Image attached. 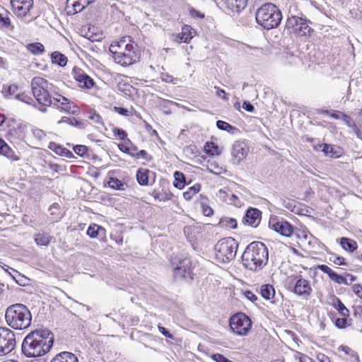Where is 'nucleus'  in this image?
<instances>
[{
	"label": "nucleus",
	"instance_id": "cd10ccee",
	"mask_svg": "<svg viewBox=\"0 0 362 362\" xmlns=\"http://www.w3.org/2000/svg\"><path fill=\"white\" fill-rule=\"evenodd\" d=\"M52 62L60 66H65L67 64V57L59 52L55 51L51 54Z\"/></svg>",
	"mask_w": 362,
	"mask_h": 362
},
{
	"label": "nucleus",
	"instance_id": "bb28decb",
	"mask_svg": "<svg viewBox=\"0 0 362 362\" xmlns=\"http://www.w3.org/2000/svg\"><path fill=\"white\" fill-rule=\"evenodd\" d=\"M340 245L344 250L349 252H354L358 247V244L354 240L345 237L340 239Z\"/></svg>",
	"mask_w": 362,
	"mask_h": 362
},
{
	"label": "nucleus",
	"instance_id": "f8f14e48",
	"mask_svg": "<svg viewBox=\"0 0 362 362\" xmlns=\"http://www.w3.org/2000/svg\"><path fill=\"white\" fill-rule=\"evenodd\" d=\"M109 49L110 52L117 50L125 54H138L136 45L132 42L130 36L123 37L119 41L111 44Z\"/></svg>",
	"mask_w": 362,
	"mask_h": 362
},
{
	"label": "nucleus",
	"instance_id": "a211bd4d",
	"mask_svg": "<svg viewBox=\"0 0 362 362\" xmlns=\"http://www.w3.org/2000/svg\"><path fill=\"white\" fill-rule=\"evenodd\" d=\"M247 0H221V7L228 12L239 13L247 6Z\"/></svg>",
	"mask_w": 362,
	"mask_h": 362
},
{
	"label": "nucleus",
	"instance_id": "a878e982",
	"mask_svg": "<svg viewBox=\"0 0 362 362\" xmlns=\"http://www.w3.org/2000/svg\"><path fill=\"white\" fill-rule=\"evenodd\" d=\"M86 233L91 238H103L105 236V229L97 224H92L88 227Z\"/></svg>",
	"mask_w": 362,
	"mask_h": 362
},
{
	"label": "nucleus",
	"instance_id": "603ef678",
	"mask_svg": "<svg viewBox=\"0 0 362 362\" xmlns=\"http://www.w3.org/2000/svg\"><path fill=\"white\" fill-rule=\"evenodd\" d=\"M112 132L114 136H119L121 140H124L127 136V132L122 129L115 127L113 129Z\"/></svg>",
	"mask_w": 362,
	"mask_h": 362
},
{
	"label": "nucleus",
	"instance_id": "5fc2aeb1",
	"mask_svg": "<svg viewBox=\"0 0 362 362\" xmlns=\"http://www.w3.org/2000/svg\"><path fill=\"white\" fill-rule=\"evenodd\" d=\"M317 268L322 271V272L327 274L329 276V277H330V276L334 272L331 268H329L327 265L325 264H319L317 265Z\"/></svg>",
	"mask_w": 362,
	"mask_h": 362
},
{
	"label": "nucleus",
	"instance_id": "052dcab7",
	"mask_svg": "<svg viewBox=\"0 0 362 362\" xmlns=\"http://www.w3.org/2000/svg\"><path fill=\"white\" fill-rule=\"evenodd\" d=\"M214 88L216 90V95L218 97H221L224 100L228 101V98L227 96V93L226 91L223 89H221L220 88L215 86Z\"/></svg>",
	"mask_w": 362,
	"mask_h": 362
},
{
	"label": "nucleus",
	"instance_id": "a18cd8bd",
	"mask_svg": "<svg viewBox=\"0 0 362 362\" xmlns=\"http://www.w3.org/2000/svg\"><path fill=\"white\" fill-rule=\"evenodd\" d=\"M329 279L332 281H334L337 284H349L346 277H344L340 274H338L335 272H333V273L330 276Z\"/></svg>",
	"mask_w": 362,
	"mask_h": 362
},
{
	"label": "nucleus",
	"instance_id": "ddd939ff",
	"mask_svg": "<svg viewBox=\"0 0 362 362\" xmlns=\"http://www.w3.org/2000/svg\"><path fill=\"white\" fill-rule=\"evenodd\" d=\"M192 262L189 257L180 259L173 271L174 277L176 279H182L192 273Z\"/></svg>",
	"mask_w": 362,
	"mask_h": 362
},
{
	"label": "nucleus",
	"instance_id": "c756f323",
	"mask_svg": "<svg viewBox=\"0 0 362 362\" xmlns=\"http://www.w3.org/2000/svg\"><path fill=\"white\" fill-rule=\"evenodd\" d=\"M27 49L34 55H40L45 52V47L40 42H32L26 45Z\"/></svg>",
	"mask_w": 362,
	"mask_h": 362
},
{
	"label": "nucleus",
	"instance_id": "0e129e2a",
	"mask_svg": "<svg viewBox=\"0 0 362 362\" xmlns=\"http://www.w3.org/2000/svg\"><path fill=\"white\" fill-rule=\"evenodd\" d=\"M243 107L246 111L250 112H252L255 111L254 106L250 102H248V101H244L243 102Z\"/></svg>",
	"mask_w": 362,
	"mask_h": 362
},
{
	"label": "nucleus",
	"instance_id": "39448f33",
	"mask_svg": "<svg viewBox=\"0 0 362 362\" xmlns=\"http://www.w3.org/2000/svg\"><path fill=\"white\" fill-rule=\"evenodd\" d=\"M52 84L40 76L34 77L31 81L32 93L39 104L49 106L52 103L49 93L52 91Z\"/></svg>",
	"mask_w": 362,
	"mask_h": 362
},
{
	"label": "nucleus",
	"instance_id": "e2e57ef3",
	"mask_svg": "<svg viewBox=\"0 0 362 362\" xmlns=\"http://www.w3.org/2000/svg\"><path fill=\"white\" fill-rule=\"evenodd\" d=\"M244 295L248 300H250L252 303H255L257 300V296L250 291H246L244 293Z\"/></svg>",
	"mask_w": 362,
	"mask_h": 362
},
{
	"label": "nucleus",
	"instance_id": "3c124183",
	"mask_svg": "<svg viewBox=\"0 0 362 362\" xmlns=\"http://www.w3.org/2000/svg\"><path fill=\"white\" fill-rule=\"evenodd\" d=\"M343 121L349 127L353 128L354 130L358 131V128L355 122L351 119L349 116L346 114L342 115Z\"/></svg>",
	"mask_w": 362,
	"mask_h": 362
},
{
	"label": "nucleus",
	"instance_id": "1a4fd4ad",
	"mask_svg": "<svg viewBox=\"0 0 362 362\" xmlns=\"http://www.w3.org/2000/svg\"><path fill=\"white\" fill-rule=\"evenodd\" d=\"M293 280L295 282L288 283V288L296 295L308 299L313 291L310 281L303 279L301 275L296 276Z\"/></svg>",
	"mask_w": 362,
	"mask_h": 362
},
{
	"label": "nucleus",
	"instance_id": "6e6d98bb",
	"mask_svg": "<svg viewBox=\"0 0 362 362\" xmlns=\"http://www.w3.org/2000/svg\"><path fill=\"white\" fill-rule=\"evenodd\" d=\"M136 158L141 157L146 160H151L152 157L148 154V153L145 150H141L138 153H134V156Z\"/></svg>",
	"mask_w": 362,
	"mask_h": 362
},
{
	"label": "nucleus",
	"instance_id": "c9c22d12",
	"mask_svg": "<svg viewBox=\"0 0 362 362\" xmlns=\"http://www.w3.org/2000/svg\"><path fill=\"white\" fill-rule=\"evenodd\" d=\"M51 241V237L45 233H37L35 237V242L37 245L47 246Z\"/></svg>",
	"mask_w": 362,
	"mask_h": 362
},
{
	"label": "nucleus",
	"instance_id": "7ed1b4c3",
	"mask_svg": "<svg viewBox=\"0 0 362 362\" xmlns=\"http://www.w3.org/2000/svg\"><path fill=\"white\" fill-rule=\"evenodd\" d=\"M5 319L8 325L13 329H24L30 327L32 315L26 305L16 303L6 309Z\"/></svg>",
	"mask_w": 362,
	"mask_h": 362
},
{
	"label": "nucleus",
	"instance_id": "4be33fe9",
	"mask_svg": "<svg viewBox=\"0 0 362 362\" xmlns=\"http://www.w3.org/2000/svg\"><path fill=\"white\" fill-rule=\"evenodd\" d=\"M192 28L190 25H185L182 28V32L175 35L174 40L178 43H188L193 37Z\"/></svg>",
	"mask_w": 362,
	"mask_h": 362
},
{
	"label": "nucleus",
	"instance_id": "f03ea898",
	"mask_svg": "<svg viewBox=\"0 0 362 362\" xmlns=\"http://www.w3.org/2000/svg\"><path fill=\"white\" fill-rule=\"evenodd\" d=\"M269 252L262 242H252L245 248L242 255L243 266L251 271H260L268 262Z\"/></svg>",
	"mask_w": 362,
	"mask_h": 362
},
{
	"label": "nucleus",
	"instance_id": "a19ab883",
	"mask_svg": "<svg viewBox=\"0 0 362 362\" xmlns=\"http://www.w3.org/2000/svg\"><path fill=\"white\" fill-rule=\"evenodd\" d=\"M216 127L221 130H225L233 134L238 130L236 127L222 120H218L216 122Z\"/></svg>",
	"mask_w": 362,
	"mask_h": 362
},
{
	"label": "nucleus",
	"instance_id": "de8ad7c7",
	"mask_svg": "<svg viewBox=\"0 0 362 362\" xmlns=\"http://www.w3.org/2000/svg\"><path fill=\"white\" fill-rule=\"evenodd\" d=\"M74 151L77 155L83 157L88 152V148L83 145H76L74 147Z\"/></svg>",
	"mask_w": 362,
	"mask_h": 362
},
{
	"label": "nucleus",
	"instance_id": "864d4df0",
	"mask_svg": "<svg viewBox=\"0 0 362 362\" xmlns=\"http://www.w3.org/2000/svg\"><path fill=\"white\" fill-rule=\"evenodd\" d=\"M211 358L216 362H233L220 354H213Z\"/></svg>",
	"mask_w": 362,
	"mask_h": 362
},
{
	"label": "nucleus",
	"instance_id": "58836bf2",
	"mask_svg": "<svg viewBox=\"0 0 362 362\" xmlns=\"http://www.w3.org/2000/svg\"><path fill=\"white\" fill-rule=\"evenodd\" d=\"M204 149L206 153L212 156H218L221 153V150L214 142H207L204 146Z\"/></svg>",
	"mask_w": 362,
	"mask_h": 362
},
{
	"label": "nucleus",
	"instance_id": "b1692460",
	"mask_svg": "<svg viewBox=\"0 0 362 362\" xmlns=\"http://www.w3.org/2000/svg\"><path fill=\"white\" fill-rule=\"evenodd\" d=\"M323 146L322 152L327 156H329L331 158H338L341 155V151L339 148H336L332 145L324 144H319L317 146H314L315 150H318L319 148Z\"/></svg>",
	"mask_w": 362,
	"mask_h": 362
},
{
	"label": "nucleus",
	"instance_id": "13d9d810",
	"mask_svg": "<svg viewBox=\"0 0 362 362\" xmlns=\"http://www.w3.org/2000/svg\"><path fill=\"white\" fill-rule=\"evenodd\" d=\"M335 325L338 328L342 329L346 327L347 320L345 317L337 318L335 321Z\"/></svg>",
	"mask_w": 362,
	"mask_h": 362
},
{
	"label": "nucleus",
	"instance_id": "473e14b6",
	"mask_svg": "<svg viewBox=\"0 0 362 362\" xmlns=\"http://www.w3.org/2000/svg\"><path fill=\"white\" fill-rule=\"evenodd\" d=\"M58 123H66L71 126H74L79 129H84L86 127V125L83 122L77 120L74 117H62Z\"/></svg>",
	"mask_w": 362,
	"mask_h": 362
},
{
	"label": "nucleus",
	"instance_id": "6ab92c4d",
	"mask_svg": "<svg viewBox=\"0 0 362 362\" xmlns=\"http://www.w3.org/2000/svg\"><path fill=\"white\" fill-rule=\"evenodd\" d=\"M262 211L255 208H250L247 210L243 218V222L247 225L256 228L260 223Z\"/></svg>",
	"mask_w": 362,
	"mask_h": 362
},
{
	"label": "nucleus",
	"instance_id": "4468645a",
	"mask_svg": "<svg viewBox=\"0 0 362 362\" xmlns=\"http://www.w3.org/2000/svg\"><path fill=\"white\" fill-rule=\"evenodd\" d=\"M52 100V105L69 113L76 115L78 111L76 105H74L72 102L62 95L59 94L57 97L54 96Z\"/></svg>",
	"mask_w": 362,
	"mask_h": 362
},
{
	"label": "nucleus",
	"instance_id": "338daca9",
	"mask_svg": "<svg viewBox=\"0 0 362 362\" xmlns=\"http://www.w3.org/2000/svg\"><path fill=\"white\" fill-rule=\"evenodd\" d=\"M354 293L362 299V286L359 284H354L353 286Z\"/></svg>",
	"mask_w": 362,
	"mask_h": 362
},
{
	"label": "nucleus",
	"instance_id": "ea45409f",
	"mask_svg": "<svg viewBox=\"0 0 362 362\" xmlns=\"http://www.w3.org/2000/svg\"><path fill=\"white\" fill-rule=\"evenodd\" d=\"M303 16V14L298 10V6L296 4H292L288 8L287 20L289 21L291 18H297Z\"/></svg>",
	"mask_w": 362,
	"mask_h": 362
},
{
	"label": "nucleus",
	"instance_id": "09e8293b",
	"mask_svg": "<svg viewBox=\"0 0 362 362\" xmlns=\"http://www.w3.org/2000/svg\"><path fill=\"white\" fill-rule=\"evenodd\" d=\"M59 211V206L57 203L53 204L49 208V211L50 212V215L56 216L55 219H59L61 218L59 214L58 213Z\"/></svg>",
	"mask_w": 362,
	"mask_h": 362
},
{
	"label": "nucleus",
	"instance_id": "bf43d9fd",
	"mask_svg": "<svg viewBox=\"0 0 362 362\" xmlns=\"http://www.w3.org/2000/svg\"><path fill=\"white\" fill-rule=\"evenodd\" d=\"M189 14L193 18H198L202 19L204 18V14L193 8H189Z\"/></svg>",
	"mask_w": 362,
	"mask_h": 362
},
{
	"label": "nucleus",
	"instance_id": "49530a36",
	"mask_svg": "<svg viewBox=\"0 0 362 362\" xmlns=\"http://www.w3.org/2000/svg\"><path fill=\"white\" fill-rule=\"evenodd\" d=\"M88 118L97 124H103L102 117L95 110L89 112Z\"/></svg>",
	"mask_w": 362,
	"mask_h": 362
},
{
	"label": "nucleus",
	"instance_id": "2f4dec72",
	"mask_svg": "<svg viewBox=\"0 0 362 362\" xmlns=\"http://www.w3.org/2000/svg\"><path fill=\"white\" fill-rule=\"evenodd\" d=\"M260 293L264 298L270 300L274 298L275 295V290L273 286L270 284H264L261 286Z\"/></svg>",
	"mask_w": 362,
	"mask_h": 362
},
{
	"label": "nucleus",
	"instance_id": "393cba45",
	"mask_svg": "<svg viewBox=\"0 0 362 362\" xmlns=\"http://www.w3.org/2000/svg\"><path fill=\"white\" fill-rule=\"evenodd\" d=\"M50 362H78L77 356L69 351L57 354Z\"/></svg>",
	"mask_w": 362,
	"mask_h": 362
},
{
	"label": "nucleus",
	"instance_id": "7c9ffc66",
	"mask_svg": "<svg viewBox=\"0 0 362 362\" xmlns=\"http://www.w3.org/2000/svg\"><path fill=\"white\" fill-rule=\"evenodd\" d=\"M109 187L116 190H124L127 185L118 178L110 177L107 180Z\"/></svg>",
	"mask_w": 362,
	"mask_h": 362
},
{
	"label": "nucleus",
	"instance_id": "f257e3e1",
	"mask_svg": "<svg viewBox=\"0 0 362 362\" xmlns=\"http://www.w3.org/2000/svg\"><path fill=\"white\" fill-rule=\"evenodd\" d=\"M54 343V335L47 329L29 333L22 343V352L28 358L42 356L48 353Z\"/></svg>",
	"mask_w": 362,
	"mask_h": 362
},
{
	"label": "nucleus",
	"instance_id": "72a5a7b5",
	"mask_svg": "<svg viewBox=\"0 0 362 362\" xmlns=\"http://www.w3.org/2000/svg\"><path fill=\"white\" fill-rule=\"evenodd\" d=\"M150 170L148 169H139L136 173V179L141 185H147L148 183V174Z\"/></svg>",
	"mask_w": 362,
	"mask_h": 362
},
{
	"label": "nucleus",
	"instance_id": "f704fd0d",
	"mask_svg": "<svg viewBox=\"0 0 362 362\" xmlns=\"http://www.w3.org/2000/svg\"><path fill=\"white\" fill-rule=\"evenodd\" d=\"M174 186L179 189H183L185 185V175L180 171H175L174 173Z\"/></svg>",
	"mask_w": 362,
	"mask_h": 362
},
{
	"label": "nucleus",
	"instance_id": "2eb2a0df",
	"mask_svg": "<svg viewBox=\"0 0 362 362\" xmlns=\"http://www.w3.org/2000/svg\"><path fill=\"white\" fill-rule=\"evenodd\" d=\"M110 52L113 54L115 62L123 66L132 65L138 62L139 59V54H125L117 50Z\"/></svg>",
	"mask_w": 362,
	"mask_h": 362
},
{
	"label": "nucleus",
	"instance_id": "5701e85b",
	"mask_svg": "<svg viewBox=\"0 0 362 362\" xmlns=\"http://www.w3.org/2000/svg\"><path fill=\"white\" fill-rule=\"evenodd\" d=\"M0 155L4 156L6 158L17 161L20 157L16 155L14 151L6 143V141L0 138Z\"/></svg>",
	"mask_w": 362,
	"mask_h": 362
},
{
	"label": "nucleus",
	"instance_id": "69168bd1",
	"mask_svg": "<svg viewBox=\"0 0 362 362\" xmlns=\"http://www.w3.org/2000/svg\"><path fill=\"white\" fill-rule=\"evenodd\" d=\"M158 329H159L160 332L162 334H163L165 337H168V338H170V339H173V334H170L169 332V331L166 328H165L163 327H161V326H158Z\"/></svg>",
	"mask_w": 362,
	"mask_h": 362
},
{
	"label": "nucleus",
	"instance_id": "9b49d317",
	"mask_svg": "<svg viewBox=\"0 0 362 362\" xmlns=\"http://www.w3.org/2000/svg\"><path fill=\"white\" fill-rule=\"evenodd\" d=\"M269 228L286 237H291L293 233V226L288 221L279 220L277 217H272L269 221Z\"/></svg>",
	"mask_w": 362,
	"mask_h": 362
},
{
	"label": "nucleus",
	"instance_id": "c85d7f7f",
	"mask_svg": "<svg viewBox=\"0 0 362 362\" xmlns=\"http://www.w3.org/2000/svg\"><path fill=\"white\" fill-rule=\"evenodd\" d=\"M332 306L338 310L339 314L343 317L349 315V310L346 308L344 303L337 297H334L332 300Z\"/></svg>",
	"mask_w": 362,
	"mask_h": 362
},
{
	"label": "nucleus",
	"instance_id": "f3484780",
	"mask_svg": "<svg viewBox=\"0 0 362 362\" xmlns=\"http://www.w3.org/2000/svg\"><path fill=\"white\" fill-rule=\"evenodd\" d=\"M247 154L246 144L242 141H235L232 148V162L235 165H238L245 158Z\"/></svg>",
	"mask_w": 362,
	"mask_h": 362
},
{
	"label": "nucleus",
	"instance_id": "dca6fc26",
	"mask_svg": "<svg viewBox=\"0 0 362 362\" xmlns=\"http://www.w3.org/2000/svg\"><path fill=\"white\" fill-rule=\"evenodd\" d=\"M13 13L19 16H25L33 5V0H11Z\"/></svg>",
	"mask_w": 362,
	"mask_h": 362
},
{
	"label": "nucleus",
	"instance_id": "aec40b11",
	"mask_svg": "<svg viewBox=\"0 0 362 362\" xmlns=\"http://www.w3.org/2000/svg\"><path fill=\"white\" fill-rule=\"evenodd\" d=\"M93 0H67V13L69 15H73L81 12Z\"/></svg>",
	"mask_w": 362,
	"mask_h": 362
},
{
	"label": "nucleus",
	"instance_id": "c03bdc74",
	"mask_svg": "<svg viewBox=\"0 0 362 362\" xmlns=\"http://www.w3.org/2000/svg\"><path fill=\"white\" fill-rule=\"evenodd\" d=\"M86 37L92 42L100 41L103 39V33H94L90 28L86 33Z\"/></svg>",
	"mask_w": 362,
	"mask_h": 362
},
{
	"label": "nucleus",
	"instance_id": "0eeeda50",
	"mask_svg": "<svg viewBox=\"0 0 362 362\" xmlns=\"http://www.w3.org/2000/svg\"><path fill=\"white\" fill-rule=\"evenodd\" d=\"M252 325L250 318L243 313L233 315L229 321L231 331L239 336H247L252 328Z\"/></svg>",
	"mask_w": 362,
	"mask_h": 362
},
{
	"label": "nucleus",
	"instance_id": "37998d69",
	"mask_svg": "<svg viewBox=\"0 0 362 362\" xmlns=\"http://www.w3.org/2000/svg\"><path fill=\"white\" fill-rule=\"evenodd\" d=\"M220 223L222 226L235 229L237 228L238 223L235 218L224 217L221 219Z\"/></svg>",
	"mask_w": 362,
	"mask_h": 362
},
{
	"label": "nucleus",
	"instance_id": "79ce46f5",
	"mask_svg": "<svg viewBox=\"0 0 362 362\" xmlns=\"http://www.w3.org/2000/svg\"><path fill=\"white\" fill-rule=\"evenodd\" d=\"M18 90V86L16 84H10L8 86H4L2 88V93L5 97H8L16 94Z\"/></svg>",
	"mask_w": 362,
	"mask_h": 362
},
{
	"label": "nucleus",
	"instance_id": "412c9836",
	"mask_svg": "<svg viewBox=\"0 0 362 362\" xmlns=\"http://www.w3.org/2000/svg\"><path fill=\"white\" fill-rule=\"evenodd\" d=\"M74 78L83 88L90 89L95 84L93 79L81 70L74 72Z\"/></svg>",
	"mask_w": 362,
	"mask_h": 362
},
{
	"label": "nucleus",
	"instance_id": "9d476101",
	"mask_svg": "<svg viewBox=\"0 0 362 362\" xmlns=\"http://www.w3.org/2000/svg\"><path fill=\"white\" fill-rule=\"evenodd\" d=\"M14 332L7 327H0V356L11 353L16 347Z\"/></svg>",
	"mask_w": 362,
	"mask_h": 362
},
{
	"label": "nucleus",
	"instance_id": "423d86ee",
	"mask_svg": "<svg viewBox=\"0 0 362 362\" xmlns=\"http://www.w3.org/2000/svg\"><path fill=\"white\" fill-rule=\"evenodd\" d=\"M238 244L233 238L220 240L215 245L216 258L222 263L229 262L235 258Z\"/></svg>",
	"mask_w": 362,
	"mask_h": 362
},
{
	"label": "nucleus",
	"instance_id": "e433bc0d",
	"mask_svg": "<svg viewBox=\"0 0 362 362\" xmlns=\"http://www.w3.org/2000/svg\"><path fill=\"white\" fill-rule=\"evenodd\" d=\"M201 189V185L199 183H196L192 187H190L187 189L186 192L183 193V197L186 200H190L194 195L197 194Z\"/></svg>",
	"mask_w": 362,
	"mask_h": 362
},
{
	"label": "nucleus",
	"instance_id": "680f3d73",
	"mask_svg": "<svg viewBox=\"0 0 362 362\" xmlns=\"http://www.w3.org/2000/svg\"><path fill=\"white\" fill-rule=\"evenodd\" d=\"M114 110L116 112H117L119 115H124V116H129V111L124 108L121 107H114Z\"/></svg>",
	"mask_w": 362,
	"mask_h": 362
},
{
	"label": "nucleus",
	"instance_id": "8fccbe9b",
	"mask_svg": "<svg viewBox=\"0 0 362 362\" xmlns=\"http://www.w3.org/2000/svg\"><path fill=\"white\" fill-rule=\"evenodd\" d=\"M294 357L298 359L299 362H315L312 358L308 356L301 354L300 352L296 351Z\"/></svg>",
	"mask_w": 362,
	"mask_h": 362
},
{
	"label": "nucleus",
	"instance_id": "6e6552de",
	"mask_svg": "<svg viewBox=\"0 0 362 362\" xmlns=\"http://www.w3.org/2000/svg\"><path fill=\"white\" fill-rule=\"evenodd\" d=\"M309 23L310 21L303 18V16H300L297 18H291L289 21H286V28L296 35L306 37L310 35L313 31Z\"/></svg>",
	"mask_w": 362,
	"mask_h": 362
},
{
	"label": "nucleus",
	"instance_id": "4c0bfd02",
	"mask_svg": "<svg viewBox=\"0 0 362 362\" xmlns=\"http://www.w3.org/2000/svg\"><path fill=\"white\" fill-rule=\"evenodd\" d=\"M10 13H0V28L4 29H12Z\"/></svg>",
	"mask_w": 362,
	"mask_h": 362
},
{
	"label": "nucleus",
	"instance_id": "774afa93",
	"mask_svg": "<svg viewBox=\"0 0 362 362\" xmlns=\"http://www.w3.org/2000/svg\"><path fill=\"white\" fill-rule=\"evenodd\" d=\"M333 263L337 265H346V262H345V259L342 257H336L332 260Z\"/></svg>",
	"mask_w": 362,
	"mask_h": 362
},
{
	"label": "nucleus",
	"instance_id": "4d7b16f0",
	"mask_svg": "<svg viewBox=\"0 0 362 362\" xmlns=\"http://www.w3.org/2000/svg\"><path fill=\"white\" fill-rule=\"evenodd\" d=\"M49 148L54 150L56 153L59 155H63L64 151H66V148H62L60 146H57L56 144H51Z\"/></svg>",
	"mask_w": 362,
	"mask_h": 362
},
{
	"label": "nucleus",
	"instance_id": "20e7f679",
	"mask_svg": "<svg viewBox=\"0 0 362 362\" xmlns=\"http://www.w3.org/2000/svg\"><path fill=\"white\" fill-rule=\"evenodd\" d=\"M255 19L257 24L264 29L270 30L280 25L282 14L276 5L272 3H266L257 10Z\"/></svg>",
	"mask_w": 362,
	"mask_h": 362
}]
</instances>
